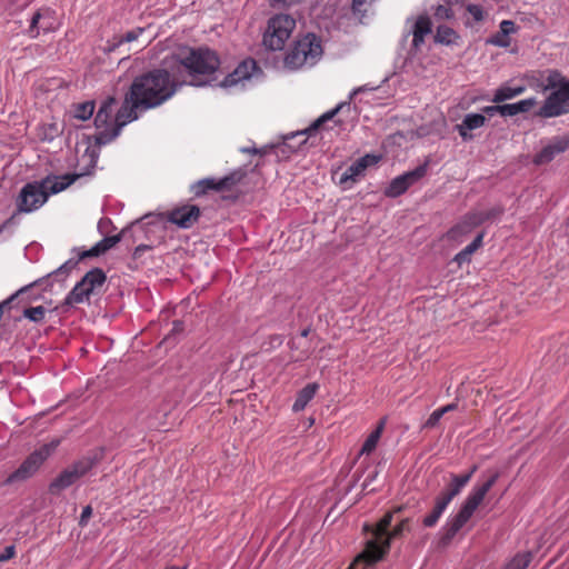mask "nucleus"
<instances>
[{"instance_id":"18","label":"nucleus","mask_w":569,"mask_h":569,"mask_svg":"<svg viewBox=\"0 0 569 569\" xmlns=\"http://www.w3.org/2000/svg\"><path fill=\"white\" fill-rule=\"evenodd\" d=\"M477 219L473 211L466 213L461 220L448 230L446 238L456 242L463 241L468 234L479 227V220Z\"/></svg>"},{"instance_id":"56","label":"nucleus","mask_w":569,"mask_h":569,"mask_svg":"<svg viewBox=\"0 0 569 569\" xmlns=\"http://www.w3.org/2000/svg\"><path fill=\"white\" fill-rule=\"evenodd\" d=\"M298 0H271V6L273 8H287L297 3Z\"/></svg>"},{"instance_id":"55","label":"nucleus","mask_w":569,"mask_h":569,"mask_svg":"<svg viewBox=\"0 0 569 569\" xmlns=\"http://www.w3.org/2000/svg\"><path fill=\"white\" fill-rule=\"evenodd\" d=\"M91 174L90 171H83V172H79V173H64V174H61V176H54V174H48L46 178H66V179H69V178H83L84 176H89Z\"/></svg>"},{"instance_id":"39","label":"nucleus","mask_w":569,"mask_h":569,"mask_svg":"<svg viewBox=\"0 0 569 569\" xmlns=\"http://www.w3.org/2000/svg\"><path fill=\"white\" fill-rule=\"evenodd\" d=\"M531 561V555L529 552L518 553L513 559L506 566L505 569H526Z\"/></svg>"},{"instance_id":"31","label":"nucleus","mask_w":569,"mask_h":569,"mask_svg":"<svg viewBox=\"0 0 569 569\" xmlns=\"http://www.w3.org/2000/svg\"><path fill=\"white\" fill-rule=\"evenodd\" d=\"M143 220H147L146 224H161L163 227H166L167 223L178 224V208L167 213L146 216Z\"/></svg>"},{"instance_id":"64","label":"nucleus","mask_w":569,"mask_h":569,"mask_svg":"<svg viewBox=\"0 0 569 569\" xmlns=\"http://www.w3.org/2000/svg\"><path fill=\"white\" fill-rule=\"evenodd\" d=\"M339 181H340V184H345V183H348V182H355L356 180L343 179V180H339Z\"/></svg>"},{"instance_id":"3","label":"nucleus","mask_w":569,"mask_h":569,"mask_svg":"<svg viewBox=\"0 0 569 569\" xmlns=\"http://www.w3.org/2000/svg\"><path fill=\"white\" fill-rule=\"evenodd\" d=\"M219 64L218 56L210 49L180 47V87L208 84Z\"/></svg>"},{"instance_id":"27","label":"nucleus","mask_w":569,"mask_h":569,"mask_svg":"<svg viewBox=\"0 0 569 569\" xmlns=\"http://www.w3.org/2000/svg\"><path fill=\"white\" fill-rule=\"evenodd\" d=\"M116 98L109 97L102 102L94 117V126L97 129L109 126V121L112 114V106L116 103Z\"/></svg>"},{"instance_id":"34","label":"nucleus","mask_w":569,"mask_h":569,"mask_svg":"<svg viewBox=\"0 0 569 569\" xmlns=\"http://www.w3.org/2000/svg\"><path fill=\"white\" fill-rule=\"evenodd\" d=\"M473 213H475V217L478 218L477 220H479V226H481L482 223L487 222V221H492L495 219H497L498 217H500L503 212V209L501 207H492L490 209H487V210H472Z\"/></svg>"},{"instance_id":"16","label":"nucleus","mask_w":569,"mask_h":569,"mask_svg":"<svg viewBox=\"0 0 569 569\" xmlns=\"http://www.w3.org/2000/svg\"><path fill=\"white\" fill-rule=\"evenodd\" d=\"M388 553V542L385 548H379L377 541H367L365 549L353 559L347 569H366L372 566Z\"/></svg>"},{"instance_id":"60","label":"nucleus","mask_w":569,"mask_h":569,"mask_svg":"<svg viewBox=\"0 0 569 569\" xmlns=\"http://www.w3.org/2000/svg\"><path fill=\"white\" fill-rule=\"evenodd\" d=\"M367 0H352V10L353 12H360L363 4H366Z\"/></svg>"},{"instance_id":"26","label":"nucleus","mask_w":569,"mask_h":569,"mask_svg":"<svg viewBox=\"0 0 569 569\" xmlns=\"http://www.w3.org/2000/svg\"><path fill=\"white\" fill-rule=\"evenodd\" d=\"M537 103L536 98H528L515 103L502 104V117H512L530 111Z\"/></svg>"},{"instance_id":"44","label":"nucleus","mask_w":569,"mask_h":569,"mask_svg":"<svg viewBox=\"0 0 569 569\" xmlns=\"http://www.w3.org/2000/svg\"><path fill=\"white\" fill-rule=\"evenodd\" d=\"M61 133V129L57 123H50L42 128L41 139L52 141L56 137Z\"/></svg>"},{"instance_id":"24","label":"nucleus","mask_w":569,"mask_h":569,"mask_svg":"<svg viewBox=\"0 0 569 569\" xmlns=\"http://www.w3.org/2000/svg\"><path fill=\"white\" fill-rule=\"evenodd\" d=\"M318 389L319 385L316 382L308 383L305 388H302L298 392L296 401L292 405V411H302L307 407V405L313 399Z\"/></svg>"},{"instance_id":"47","label":"nucleus","mask_w":569,"mask_h":569,"mask_svg":"<svg viewBox=\"0 0 569 569\" xmlns=\"http://www.w3.org/2000/svg\"><path fill=\"white\" fill-rule=\"evenodd\" d=\"M425 174H427V163L417 167L412 171L405 172L397 178H422Z\"/></svg>"},{"instance_id":"40","label":"nucleus","mask_w":569,"mask_h":569,"mask_svg":"<svg viewBox=\"0 0 569 569\" xmlns=\"http://www.w3.org/2000/svg\"><path fill=\"white\" fill-rule=\"evenodd\" d=\"M562 84H569V80L563 78L558 71H550L547 78V86L545 87V90H556L561 88Z\"/></svg>"},{"instance_id":"57","label":"nucleus","mask_w":569,"mask_h":569,"mask_svg":"<svg viewBox=\"0 0 569 569\" xmlns=\"http://www.w3.org/2000/svg\"><path fill=\"white\" fill-rule=\"evenodd\" d=\"M308 134L301 137V138H298V140H295L293 141V144H298L297 147V152H303L305 150H307V144H308Z\"/></svg>"},{"instance_id":"52","label":"nucleus","mask_w":569,"mask_h":569,"mask_svg":"<svg viewBox=\"0 0 569 569\" xmlns=\"http://www.w3.org/2000/svg\"><path fill=\"white\" fill-rule=\"evenodd\" d=\"M16 556V547L14 546H7L2 553H0V560L2 562L8 561L12 559Z\"/></svg>"},{"instance_id":"62","label":"nucleus","mask_w":569,"mask_h":569,"mask_svg":"<svg viewBox=\"0 0 569 569\" xmlns=\"http://www.w3.org/2000/svg\"><path fill=\"white\" fill-rule=\"evenodd\" d=\"M309 333H310V329H309V328H306V329H303V330L301 331V333H300V335H301V337H302V338H307Z\"/></svg>"},{"instance_id":"6","label":"nucleus","mask_w":569,"mask_h":569,"mask_svg":"<svg viewBox=\"0 0 569 569\" xmlns=\"http://www.w3.org/2000/svg\"><path fill=\"white\" fill-rule=\"evenodd\" d=\"M477 469L478 467L473 465L468 472L463 475L451 476V481L436 497L432 510L423 518L422 525L425 527L432 528L438 523L447 507L450 505L453 498L461 492L462 488L471 480Z\"/></svg>"},{"instance_id":"43","label":"nucleus","mask_w":569,"mask_h":569,"mask_svg":"<svg viewBox=\"0 0 569 569\" xmlns=\"http://www.w3.org/2000/svg\"><path fill=\"white\" fill-rule=\"evenodd\" d=\"M283 343V337L281 335H271L266 341H263L261 349L270 352L279 348Z\"/></svg>"},{"instance_id":"12","label":"nucleus","mask_w":569,"mask_h":569,"mask_svg":"<svg viewBox=\"0 0 569 569\" xmlns=\"http://www.w3.org/2000/svg\"><path fill=\"white\" fill-rule=\"evenodd\" d=\"M239 180H199L193 186L194 193H208L213 191L218 194L217 199L234 201L240 194V190L237 186Z\"/></svg>"},{"instance_id":"23","label":"nucleus","mask_w":569,"mask_h":569,"mask_svg":"<svg viewBox=\"0 0 569 569\" xmlns=\"http://www.w3.org/2000/svg\"><path fill=\"white\" fill-rule=\"evenodd\" d=\"M114 121H116V123L112 128H109V126L102 127L101 128L102 130H100L94 136L96 144L98 147L104 146V144L111 142L114 138H117L119 136L121 129L127 124V123H122V119L120 118V109L116 113Z\"/></svg>"},{"instance_id":"15","label":"nucleus","mask_w":569,"mask_h":569,"mask_svg":"<svg viewBox=\"0 0 569 569\" xmlns=\"http://www.w3.org/2000/svg\"><path fill=\"white\" fill-rule=\"evenodd\" d=\"M431 20L427 14L411 17L406 20L405 37L412 36V47L419 50L425 37L431 33Z\"/></svg>"},{"instance_id":"9","label":"nucleus","mask_w":569,"mask_h":569,"mask_svg":"<svg viewBox=\"0 0 569 569\" xmlns=\"http://www.w3.org/2000/svg\"><path fill=\"white\" fill-rule=\"evenodd\" d=\"M59 446V440L51 441L40 447L27 457L20 467L8 476L6 483H13L32 477L40 466L50 457Z\"/></svg>"},{"instance_id":"59","label":"nucleus","mask_w":569,"mask_h":569,"mask_svg":"<svg viewBox=\"0 0 569 569\" xmlns=\"http://www.w3.org/2000/svg\"><path fill=\"white\" fill-rule=\"evenodd\" d=\"M457 408H458V403L457 402H452V403H448V405H446V406H443V407H441L439 409L441 410V412L443 415H446V413H448L450 411L456 410Z\"/></svg>"},{"instance_id":"50","label":"nucleus","mask_w":569,"mask_h":569,"mask_svg":"<svg viewBox=\"0 0 569 569\" xmlns=\"http://www.w3.org/2000/svg\"><path fill=\"white\" fill-rule=\"evenodd\" d=\"M517 30L516 24L511 20H502L500 22V31L507 36L515 33Z\"/></svg>"},{"instance_id":"45","label":"nucleus","mask_w":569,"mask_h":569,"mask_svg":"<svg viewBox=\"0 0 569 569\" xmlns=\"http://www.w3.org/2000/svg\"><path fill=\"white\" fill-rule=\"evenodd\" d=\"M489 43L500 47V48H507L510 46V39L507 34L502 33L500 30L498 33L493 34L489 40Z\"/></svg>"},{"instance_id":"41","label":"nucleus","mask_w":569,"mask_h":569,"mask_svg":"<svg viewBox=\"0 0 569 569\" xmlns=\"http://www.w3.org/2000/svg\"><path fill=\"white\" fill-rule=\"evenodd\" d=\"M23 316L33 322H40L46 317V308L43 306L27 308L23 311Z\"/></svg>"},{"instance_id":"51","label":"nucleus","mask_w":569,"mask_h":569,"mask_svg":"<svg viewBox=\"0 0 569 569\" xmlns=\"http://www.w3.org/2000/svg\"><path fill=\"white\" fill-rule=\"evenodd\" d=\"M91 516H92V508H91V506H86L82 509V512H81V516H80V519H79V526L80 527H86L88 525V521L91 518Z\"/></svg>"},{"instance_id":"21","label":"nucleus","mask_w":569,"mask_h":569,"mask_svg":"<svg viewBox=\"0 0 569 569\" xmlns=\"http://www.w3.org/2000/svg\"><path fill=\"white\" fill-rule=\"evenodd\" d=\"M381 159L378 154H366L357 159L349 169L342 174L341 178H355L363 174L367 168L376 166Z\"/></svg>"},{"instance_id":"38","label":"nucleus","mask_w":569,"mask_h":569,"mask_svg":"<svg viewBox=\"0 0 569 569\" xmlns=\"http://www.w3.org/2000/svg\"><path fill=\"white\" fill-rule=\"evenodd\" d=\"M467 0H446V4H439L437 6L436 10H435V17L437 19H451L453 17V12H452V9L450 8V6L453 3V2H461V3H465Z\"/></svg>"},{"instance_id":"10","label":"nucleus","mask_w":569,"mask_h":569,"mask_svg":"<svg viewBox=\"0 0 569 569\" xmlns=\"http://www.w3.org/2000/svg\"><path fill=\"white\" fill-rule=\"evenodd\" d=\"M98 460L99 458L94 456L83 457L76 461L73 465L60 472V475L50 483V493L59 495L62 490L72 486L78 479L89 472Z\"/></svg>"},{"instance_id":"17","label":"nucleus","mask_w":569,"mask_h":569,"mask_svg":"<svg viewBox=\"0 0 569 569\" xmlns=\"http://www.w3.org/2000/svg\"><path fill=\"white\" fill-rule=\"evenodd\" d=\"M569 148V133L555 137L545 146L535 157V163L543 164L551 161L557 154L565 152Z\"/></svg>"},{"instance_id":"5","label":"nucleus","mask_w":569,"mask_h":569,"mask_svg":"<svg viewBox=\"0 0 569 569\" xmlns=\"http://www.w3.org/2000/svg\"><path fill=\"white\" fill-rule=\"evenodd\" d=\"M50 180H40L28 182L19 192L16 199V211L4 221V224L13 223L16 217L20 213H31L40 209L49 199L50 194L66 190L76 180L56 181L50 189L47 182Z\"/></svg>"},{"instance_id":"46","label":"nucleus","mask_w":569,"mask_h":569,"mask_svg":"<svg viewBox=\"0 0 569 569\" xmlns=\"http://www.w3.org/2000/svg\"><path fill=\"white\" fill-rule=\"evenodd\" d=\"M42 12L46 14V19H41L40 28L44 32L52 31L54 29L53 21H52V14L53 12L49 9L42 10Z\"/></svg>"},{"instance_id":"49","label":"nucleus","mask_w":569,"mask_h":569,"mask_svg":"<svg viewBox=\"0 0 569 569\" xmlns=\"http://www.w3.org/2000/svg\"><path fill=\"white\" fill-rule=\"evenodd\" d=\"M443 417V413L441 412L440 409H437L435 410L430 416L429 418L427 419V421L425 422V428H433L438 425L439 420Z\"/></svg>"},{"instance_id":"35","label":"nucleus","mask_w":569,"mask_h":569,"mask_svg":"<svg viewBox=\"0 0 569 569\" xmlns=\"http://www.w3.org/2000/svg\"><path fill=\"white\" fill-rule=\"evenodd\" d=\"M289 348L292 351H296V350L298 351L297 355L293 353L291 356V361H293V362L303 361V360L308 359V357L310 355V347L302 345L301 342L297 341L296 339H292L289 341Z\"/></svg>"},{"instance_id":"11","label":"nucleus","mask_w":569,"mask_h":569,"mask_svg":"<svg viewBox=\"0 0 569 569\" xmlns=\"http://www.w3.org/2000/svg\"><path fill=\"white\" fill-rule=\"evenodd\" d=\"M106 281V274L101 269H92L78 282L66 298L68 305L82 303L90 295L100 289Z\"/></svg>"},{"instance_id":"4","label":"nucleus","mask_w":569,"mask_h":569,"mask_svg":"<svg viewBox=\"0 0 569 569\" xmlns=\"http://www.w3.org/2000/svg\"><path fill=\"white\" fill-rule=\"evenodd\" d=\"M499 477V471H488L483 481L473 486L459 511L455 516L449 517L442 527L440 537L441 545H449L455 536L471 519L475 511L482 503L486 495L498 481Z\"/></svg>"},{"instance_id":"42","label":"nucleus","mask_w":569,"mask_h":569,"mask_svg":"<svg viewBox=\"0 0 569 569\" xmlns=\"http://www.w3.org/2000/svg\"><path fill=\"white\" fill-rule=\"evenodd\" d=\"M41 19H46V14L42 12V10L37 11L32 16L31 21H30V27L28 30V33L31 38H36L39 36V32L41 30V28H40Z\"/></svg>"},{"instance_id":"36","label":"nucleus","mask_w":569,"mask_h":569,"mask_svg":"<svg viewBox=\"0 0 569 569\" xmlns=\"http://www.w3.org/2000/svg\"><path fill=\"white\" fill-rule=\"evenodd\" d=\"M410 181L411 180H391V183L385 191L386 196L396 198L405 193L410 187Z\"/></svg>"},{"instance_id":"22","label":"nucleus","mask_w":569,"mask_h":569,"mask_svg":"<svg viewBox=\"0 0 569 569\" xmlns=\"http://www.w3.org/2000/svg\"><path fill=\"white\" fill-rule=\"evenodd\" d=\"M126 234V231L123 230L121 233L116 236H109L104 237L102 240L97 242L91 249L84 251L81 253L80 259L89 258V257H99L100 254H103L109 249L113 248L122 237Z\"/></svg>"},{"instance_id":"54","label":"nucleus","mask_w":569,"mask_h":569,"mask_svg":"<svg viewBox=\"0 0 569 569\" xmlns=\"http://www.w3.org/2000/svg\"><path fill=\"white\" fill-rule=\"evenodd\" d=\"M502 104L500 106H487L482 109V112L485 114H488L489 117H492L495 116L496 113H499L500 116H502Z\"/></svg>"},{"instance_id":"19","label":"nucleus","mask_w":569,"mask_h":569,"mask_svg":"<svg viewBox=\"0 0 569 569\" xmlns=\"http://www.w3.org/2000/svg\"><path fill=\"white\" fill-rule=\"evenodd\" d=\"M487 118L481 113H468L462 121L456 126V130L463 141L473 139L472 130L479 129L485 126Z\"/></svg>"},{"instance_id":"61","label":"nucleus","mask_w":569,"mask_h":569,"mask_svg":"<svg viewBox=\"0 0 569 569\" xmlns=\"http://www.w3.org/2000/svg\"><path fill=\"white\" fill-rule=\"evenodd\" d=\"M174 341L173 336L166 337L159 345V347L168 348Z\"/></svg>"},{"instance_id":"30","label":"nucleus","mask_w":569,"mask_h":569,"mask_svg":"<svg viewBox=\"0 0 569 569\" xmlns=\"http://www.w3.org/2000/svg\"><path fill=\"white\" fill-rule=\"evenodd\" d=\"M459 34L448 26H439L435 36V41L445 46H458Z\"/></svg>"},{"instance_id":"37","label":"nucleus","mask_w":569,"mask_h":569,"mask_svg":"<svg viewBox=\"0 0 569 569\" xmlns=\"http://www.w3.org/2000/svg\"><path fill=\"white\" fill-rule=\"evenodd\" d=\"M94 111V101H86L74 104V117L80 120H88Z\"/></svg>"},{"instance_id":"63","label":"nucleus","mask_w":569,"mask_h":569,"mask_svg":"<svg viewBox=\"0 0 569 569\" xmlns=\"http://www.w3.org/2000/svg\"><path fill=\"white\" fill-rule=\"evenodd\" d=\"M89 158H90V163H92V166H94L96 159H94L93 152L89 156Z\"/></svg>"},{"instance_id":"7","label":"nucleus","mask_w":569,"mask_h":569,"mask_svg":"<svg viewBox=\"0 0 569 569\" xmlns=\"http://www.w3.org/2000/svg\"><path fill=\"white\" fill-rule=\"evenodd\" d=\"M322 54L320 40L312 33L303 36L284 57V67L289 70H298L303 67H312Z\"/></svg>"},{"instance_id":"8","label":"nucleus","mask_w":569,"mask_h":569,"mask_svg":"<svg viewBox=\"0 0 569 569\" xmlns=\"http://www.w3.org/2000/svg\"><path fill=\"white\" fill-rule=\"evenodd\" d=\"M296 27V20L288 14H277L268 21L263 44L273 51L282 50Z\"/></svg>"},{"instance_id":"53","label":"nucleus","mask_w":569,"mask_h":569,"mask_svg":"<svg viewBox=\"0 0 569 569\" xmlns=\"http://www.w3.org/2000/svg\"><path fill=\"white\" fill-rule=\"evenodd\" d=\"M467 10L470 12V14L475 18V20L479 21L482 19V10L477 4H468Z\"/></svg>"},{"instance_id":"33","label":"nucleus","mask_w":569,"mask_h":569,"mask_svg":"<svg viewBox=\"0 0 569 569\" xmlns=\"http://www.w3.org/2000/svg\"><path fill=\"white\" fill-rule=\"evenodd\" d=\"M144 31L143 28H136L133 30L127 31L126 33L114 37V42L108 48L109 51L114 50L117 47L122 43L132 42L139 38V36Z\"/></svg>"},{"instance_id":"1","label":"nucleus","mask_w":569,"mask_h":569,"mask_svg":"<svg viewBox=\"0 0 569 569\" xmlns=\"http://www.w3.org/2000/svg\"><path fill=\"white\" fill-rule=\"evenodd\" d=\"M177 62L178 56L171 53L163 59L164 68L154 69L134 78L120 107L122 123L137 120L140 113L159 107L174 94L176 83L168 68L173 69Z\"/></svg>"},{"instance_id":"2","label":"nucleus","mask_w":569,"mask_h":569,"mask_svg":"<svg viewBox=\"0 0 569 569\" xmlns=\"http://www.w3.org/2000/svg\"><path fill=\"white\" fill-rule=\"evenodd\" d=\"M346 104V102L339 103L336 108L325 112L321 117H319L309 128L284 134L281 137V140L277 142L266 144L260 149L256 148L254 146L240 148L241 152L252 154L253 159L251 162H254V168L251 170V173H264L260 171L259 168L263 164V159L266 157H274L278 160H283L289 158L291 154L297 153L298 144H293V141L306 134H311L315 132L321 124L331 120Z\"/></svg>"},{"instance_id":"29","label":"nucleus","mask_w":569,"mask_h":569,"mask_svg":"<svg viewBox=\"0 0 569 569\" xmlns=\"http://www.w3.org/2000/svg\"><path fill=\"white\" fill-rule=\"evenodd\" d=\"M200 217V209L193 204L180 206V228L192 227Z\"/></svg>"},{"instance_id":"28","label":"nucleus","mask_w":569,"mask_h":569,"mask_svg":"<svg viewBox=\"0 0 569 569\" xmlns=\"http://www.w3.org/2000/svg\"><path fill=\"white\" fill-rule=\"evenodd\" d=\"M525 91H526V87L522 86V84L513 86L512 87V86L506 83V84H502L501 87H499L495 91L492 101L496 102V103H499V102H502L505 100H509V99H512V98H515L517 96H520Z\"/></svg>"},{"instance_id":"48","label":"nucleus","mask_w":569,"mask_h":569,"mask_svg":"<svg viewBox=\"0 0 569 569\" xmlns=\"http://www.w3.org/2000/svg\"><path fill=\"white\" fill-rule=\"evenodd\" d=\"M409 529V520L403 519L401 520L388 535L390 537V540L393 538L399 537L405 530Z\"/></svg>"},{"instance_id":"32","label":"nucleus","mask_w":569,"mask_h":569,"mask_svg":"<svg viewBox=\"0 0 569 569\" xmlns=\"http://www.w3.org/2000/svg\"><path fill=\"white\" fill-rule=\"evenodd\" d=\"M485 237V232L481 231L477 234V237L469 243L463 250L457 253L455 260L461 264L470 260V257L475 251H477L482 246V240Z\"/></svg>"},{"instance_id":"58","label":"nucleus","mask_w":569,"mask_h":569,"mask_svg":"<svg viewBox=\"0 0 569 569\" xmlns=\"http://www.w3.org/2000/svg\"><path fill=\"white\" fill-rule=\"evenodd\" d=\"M375 90L373 87H368V86H361V87H358L356 89H353L351 92H350V96L349 98L352 99L355 96H357L358 93H361V92H366V91H372Z\"/></svg>"},{"instance_id":"20","label":"nucleus","mask_w":569,"mask_h":569,"mask_svg":"<svg viewBox=\"0 0 569 569\" xmlns=\"http://www.w3.org/2000/svg\"><path fill=\"white\" fill-rule=\"evenodd\" d=\"M393 511L387 512L376 525L373 530V538L369 541H377L379 548H385L386 542H388V550L390 549V537H388L389 527L392 522Z\"/></svg>"},{"instance_id":"13","label":"nucleus","mask_w":569,"mask_h":569,"mask_svg":"<svg viewBox=\"0 0 569 569\" xmlns=\"http://www.w3.org/2000/svg\"><path fill=\"white\" fill-rule=\"evenodd\" d=\"M569 112V84L553 90L539 110L543 118L559 117Z\"/></svg>"},{"instance_id":"14","label":"nucleus","mask_w":569,"mask_h":569,"mask_svg":"<svg viewBox=\"0 0 569 569\" xmlns=\"http://www.w3.org/2000/svg\"><path fill=\"white\" fill-rule=\"evenodd\" d=\"M260 76L261 70L258 68L257 62L253 59H247L239 63V66L223 79L221 87L233 88L241 84V87L244 88L246 82L259 79Z\"/></svg>"},{"instance_id":"25","label":"nucleus","mask_w":569,"mask_h":569,"mask_svg":"<svg viewBox=\"0 0 569 569\" xmlns=\"http://www.w3.org/2000/svg\"><path fill=\"white\" fill-rule=\"evenodd\" d=\"M385 426H386V418H382L378 422L376 429L365 440V442L360 449V452H359L360 456H362V455L369 456L370 453H372L375 451V449L377 448V445L381 438V435L385 430Z\"/></svg>"}]
</instances>
